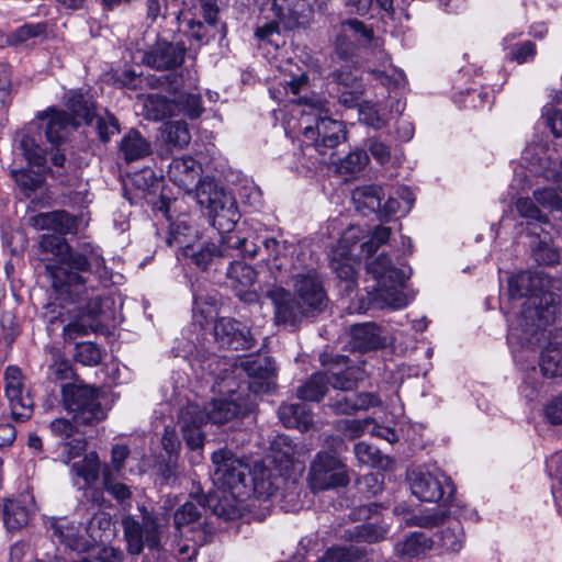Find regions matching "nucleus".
Instances as JSON below:
<instances>
[{
    "label": "nucleus",
    "instance_id": "1",
    "mask_svg": "<svg viewBox=\"0 0 562 562\" xmlns=\"http://www.w3.org/2000/svg\"><path fill=\"white\" fill-rule=\"evenodd\" d=\"M40 245L47 259L50 256L57 261L46 267L55 295L45 313L48 330L60 324L66 340L87 335L101 313L102 302L94 290L111 279L103 257L95 250L89 257L72 252L59 234L43 235Z\"/></svg>",
    "mask_w": 562,
    "mask_h": 562
},
{
    "label": "nucleus",
    "instance_id": "2",
    "mask_svg": "<svg viewBox=\"0 0 562 562\" xmlns=\"http://www.w3.org/2000/svg\"><path fill=\"white\" fill-rule=\"evenodd\" d=\"M552 280L539 271H521L508 278L509 305L502 304L507 313L508 335L516 364L525 370L533 366L537 348L547 339L546 327L553 323L558 296L552 292Z\"/></svg>",
    "mask_w": 562,
    "mask_h": 562
},
{
    "label": "nucleus",
    "instance_id": "3",
    "mask_svg": "<svg viewBox=\"0 0 562 562\" xmlns=\"http://www.w3.org/2000/svg\"><path fill=\"white\" fill-rule=\"evenodd\" d=\"M271 97L279 103L291 105L290 117L284 120L288 135L302 134V143L319 154L323 162L333 158L334 148L346 140L342 122L330 119L327 102L318 95L307 97L308 80L302 69L288 60L279 67L277 82L270 88Z\"/></svg>",
    "mask_w": 562,
    "mask_h": 562
},
{
    "label": "nucleus",
    "instance_id": "4",
    "mask_svg": "<svg viewBox=\"0 0 562 562\" xmlns=\"http://www.w3.org/2000/svg\"><path fill=\"white\" fill-rule=\"evenodd\" d=\"M214 490L204 499V506L225 520L243 516L250 488L246 483L248 467L245 460L226 448L212 454Z\"/></svg>",
    "mask_w": 562,
    "mask_h": 562
},
{
    "label": "nucleus",
    "instance_id": "5",
    "mask_svg": "<svg viewBox=\"0 0 562 562\" xmlns=\"http://www.w3.org/2000/svg\"><path fill=\"white\" fill-rule=\"evenodd\" d=\"M290 284L294 296L283 288L271 290L268 296L274 306L276 323L294 326L310 312L322 311L326 295L313 269L292 272Z\"/></svg>",
    "mask_w": 562,
    "mask_h": 562
},
{
    "label": "nucleus",
    "instance_id": "6",
    "mask_svg": "<svg viewBox=\"0 0 562 562\" xmlns=\"http://www.w3.org/2000/svg\"><path fill=\"white\" fill-rule=\"evenodd\" d=\"M366 290L370 303L378 308L401 310L413 300L406 286V274L392 265L384 252L367 262Z\"/></svg>",
    "mask_w": 562,
    "mask_h": 562
},
{
    "label": "nucleus",
    "instance_id": "7",
    "mask_svg": "<svg viewBox=\"0 0 562 562\" xmlns=\"http://www.w3.org/2000/svg\"><path fill=\"white\" fill-rule=\"evenodd\" d=\"M239 413V407L234 401L214 400L205 412L201 409L199 404L188 403L181 408L178 424L182 434V438L187 447L192 451L202 450L204 447L205 435L202 431V425L210 420L215 425H222Z\"/></svg>",
    "mask_w": 562,
    "mask_h": 562
},
{
    "label": "nucleus",
    "instance_id": "8",
    "mask_svg": "<svg viewBox=\"0 0 562 562\" xmlns=\"http://www.w3.org/2000/svg\"><path fill=\"white\" fill-rule=\"evenodd\" d=\"M530 175L541 176L557 184L562 193V158L555 144L531 143L525 147L521 154V167L515 169L512 188L517 191L525 190L529 183Z\"/></svg>",
    "mask_w": 562,
    "mask_h": 562
},
{
    "label": "nucleus",
    "instance_id": "9",
    "mask_svg": "<svg viewBox=\"0 0 562 562\" xmlns=\"http://www.w3.org/2000/svg\"><path fill=\"white\" fill-rule=\"evenodd\" d=\"M67 108L71 112L69 116L66 112L48 109L38 114L41 126L45 128L47 140L56 146L64 142L70 131L81 124H90L93 121V103L79 91H70L67 94Z\"/></svg>",
    "mask_w": 562,
    "mask_h": 562
},
{
    "label": "nucleus",
    "instance_id": "10",
    "mask_svg": "<svg viewBox=\"0 0 562 562\" xmlns=\"http://www.w3.org/2000/svg\"><path fill=\"white\" fill-rule=\"evenodd\" d=\"M321 361L324 367L328 368V372L312 375L297 390V396L303 401H319L327 391L328 383L336 390L346 391L353 389L362 379L361 370L349 366V360L345 356H337L329 360L327 355H322Z\"/></svg>",
    "mask_w": 562,
    "mask_h": 562
},
{
    "label": "nucleus",
    "instance_id": "11",
    "mask_svg": "<svg viewBox=\"0 0 562 562\" xmlns=\"http://www.w3.org/2000/svg\"><path fill=\"white\" fill-rule=\"evenodd\" d=\"M334 79L339 88V102L347 108L358 106V115L361 123L374 130L385 126L389 119L380 105L370 101L359 102L364 88L357 68L345 65L334 72Z\"/></svg>",
    "mask_w": 562,
    "mask_h": 562
},
{
    "label": "nucleus",
    "instance_id": "12",
    "mask_svg": "<svg viewBox=\"0 0 562 562\" xmlns=\"http://www.w3.org/2000/svg\"><path fill=\"white\" fill-rule=\"evenodd\" d=\"M198 203L206 207L212 216V224L218 232H229L239 220L235 199L220 187L214 179L203 178L195 191Z\"/></svg>",
    "mask_w": 562,
    "mask_h": 562
},
{
    "label": "nucleus",
    "instance_id": "13",
    "mask_svg": "<svg viewBox=\"0 0 562 562\" xmlns=\"http://www.w3.org/2000/svg\"><path fill=\"white\" fill-rule=\"evenodd\" d=\"M412 494L422 502L450 506L454 485L449 476L437 468H417L407 474Z\"/></svg>",
    "mask_w": 562,
    "mask_h": 562
},
{
    "label": "nucleus",
    "instance_id": "14",
    "mask_svg": "<svg viewBox=\"0 0 562 562\" xmlns=\"http://www.w3.org/2000/svg\"><path fill=\"white\" fill-rule=\"evenodd\" d=\"M21 149L29 165L37 167V171L30 169L12 170V177L26 198L35 200L37 193L43 194L46 191L44 186V165L46 155L30 135H24L21 140Z\"/></svg>",
    "mask_w": 562,
    "mask_h": 562
},
{
    "label": "nucleus",
    "instance_id": "15",
    "mask_svg": "<svg viewBox=\"0 0 562 562\" xmlns=\"http://www.w3.org/2000/svg\"><path fill=\"white\" fill-rule=\"evenodd\" d=\"M95 522L100 526H110V519L105 515H100L91 520L89 528L68 518H53L49 528L54 540L74 551H87L93 542L102 541V536L93 530Z\"/></svg>",
    "mask_w": 562,
    "mask_h": 562
},
{
    "label": "nucleus",
    "instance_id": "16",
    "mask_svg": "<svg viewBox=\"0 0 562 562\" xmlns=\"http://www.w3.org/2000/svg\"><path fill=\"white\" fill-rule=\"evenodd\" d=\"M349 481L347 465L333 452L319 451L310 465L308 484L314 492L346 486Z\"/></svg>",
    "mask_w": 562,
    "mask_h": 562
},
{
    "label": "nucleus",
    "instance_id": "17",
    "mask_svg": "<svg viewBox=\"0 0 562 562\" xmlns=\"http://www.w3.org/2000/svg\"><path fill=\"white\" fill-rule=\"evenodd\" d=\"M65 408L74 414L78 424L91 425L101 422L105 414L98 401L97 392L87 385L67 384L63 386Z\"/></svg>",
    "mask_w": 562,
    "mask_h": 562
},
{
    "label": "nucleus",
    "instance_id": "18",
    "mask_svg": "<svg viewBox=\"0 0 562 562\" xmlns=\"http://www.w3.org/2000/svg\"><path fill=\"white\" fill-rule=\"evenodd\" d=\"M364 232L359 226L348 227L338 244L331 248L329 260L331 269L340 280L353 281L357 274L355 248L357 244L364 238Z\"/></svg>",
    "mask_w": 562,
    "mask_h": 562
},
{
    "label": "nucleus",
    "instance_id": "19",
    "mask_svg": "<svg viewBox=\"0 0 562 562\" xmlns=\"http://www.w3.org/2000/svg\"><path fill=\"white\" fill-rule=\"evenodd\" d=\"M4 393L13 420L22 423L33 415L34 401L18 367L11 366L5 369Z\"/></svg>",
    "mask_w": 562,
    "mask_h": 562
},
{
    "label": "nucleus",
    "instance_id": "20",
    "mask_svg": "<svg viewBox=\"0 0 562 562\" xmlns=\"http://www.w3.org/2000/svg\"><path fill=\"white\" fill-rule=\"evenodd\" d=\"M4 393L13 420L22 423L33 415L34 401L18 367L11 366L5 369Z\"/></svg>",
    "mask_w": 562,
    "mask_h": 562
},
{
    "label": "nucleus",
    "instance_id": "21",
    "mask_svg": "<svg viewBox=\"0 0 562 562\" xmlns=\"http://www.w3.org/2000/svg\"><path fill=\"white\" fill-rule=\"evenodd\" d=\"M127 550L131 554H139L144 546L157 548L159 546V526L150 514H144L142 521L127 516L122 521Z\"/></svg>",
    "mask_w": 562,
    "mask_h": 562
},
{
    "label": "nucleus",
    "instance_id": "22",
    "mask_svg": "<svg viewBox=\"0 0 562 562\" xmlns=\"http://www.w3.org/2000/svg\"><path fill=\"white\" fill-rule=\"evenodd\" d=\"M245 463L248 467L246 483L250 488V495L268 499L274 496L282 485L296 488L295 480H289L283 473L273 474L272 470L266 468L261 462H255L252 468L246 461Z\"/></svg>",
    "mask_w": 562,
    "mask_h": 562
},
{
    "label": "nucleus",
    "instance_id": "23",
    "mask_svg": "<svg viewBox=\"0 0 562 562\" xmlns=\"http://www.w3.org/2000/svg\"><path fill=\"white\" fill-rule=\"evenodd\" d=\"M228 285L238 299L247 304L257 303L259 294L255 289L257 273L255 269L241 261H234L227 269Z\"/></svg>",
    "mask_w": 562,
    "mask_h": 562
},
{
    "label": "nucleus",
    "instance_id": "24",
    "mask_svg": "<svg viewBox=\"0 0 562 562\" xmlns=\"http://www.w3.org/2000/svg\"><path fill=\"white\" fill-rule=\"evenodd\" d=\"M249 378V390L256 394L269 392L276 381V368L268 357H251L240 362L239 368Z\"/></svg>",
    "mask_w": 562,
    "mask_h": 562
},
{
    "label": "nucleus",
    "instance_id": "25",
    "mask_svg": "<svg viewBox=\"0 0 562 562\" xmlns=\"http://www.w3.org/2000/svg\"><path fill=\"white\" fill-rule=\"evenodd\" d=\"M301 453L297 446L285 435H278L271 442V458L279 473H283L289 480L292 472H300L303 469L300 460Z\"/></svg>",
    "mask_w": 562,
    "mask_h": 562
},
{
    "label": "nucleus",
    "instance_id": "26",
    "mask_svg": "<svg viewBox=\"0 0 562 562\" xmlns=\"http://www.w3.org/2000/svg\"><path fill=\"white\" fill-rule=\"evenodd\" d=\"M373 41L372 30L356 19H349L339 26L335 47L341 58L351 55L356 45H367Z\"/></svg>",
    "mask_w": 562,
    "mask_h": 562
},
{
    "label": "nucleus",
    "instance_id": "27",
    "mask_svg": "<svg viewBox=\"0 0 562 562\" xmlns=\"http://www.w3.org/2000/svg\"><path fill=\"white\" fill-rule=\"evenodd\" d=\"M214 336L222 348L243 350L252 346L248 327L233 318H220L214 325Z\"/></svg>",
    "mask_w": 562,
    "mask_h": 562
},
{
    "label": "nucleus",
    "instance_id": "28",
    "mask_svg": "<svg viewBox=\"0 0 562 562\" xmlns=\"http://www.w3.org/2000/svg\"><path fill=\"white\" fill-rule=\"evenodd\" d=\"M52 434L61 440V458L65 463L77 458L86 448V439L65 418H56L49 424Z\"/></svg>",
    "mask_w": 562,
    "mask_h": 562
},
{
    "label": "nucleus",
    "instance_id": "29",
    "mask_svg": "<svg viewBox=\"0 0 562 562\" xmlns=\"http://www.w3.org/2000/svg\"><path fill=\"white\" fill-rule=\"evenodd\" d=\"M350 335L353 348L363 351L384 348L392 342L391 335L374 323L356 324Z\"/></svg>",
    "mask_w": 562,
    "mask_h": 562
},
{
    "label": "nucleus",
    "instance_id": "30",
    "mask_svg": "<svg viewBox=\"0 0 562 562\" xmlns=\"http://www.w3.org/2000/svg\"><path fill=\"white\" fill-rule=\"evenodd\" d=\"M184 47L168 42H157L143 56V61L157 70L169 69L180 65Z\"/></svg>",
    "mask_w": 562,
    "mask_h": 562
},
{
    "label": "nucleus",
    "instance_id": "31",
    "mask_svg": "<svg viewBox=\"0 0 562 562\" xmlns=\"http://www.w3.org/2000/svg\"><path fill=\"white\" fill-rule=\"evenodd\" d=\"M378 66L369 69L375 80H379L387 91L396 92L405 89L407 80L402 69L395 67L384 50L376 52Z\"/></svg>",
    "mask_w": 562,
    "mask_h": 562
},
{
    "label": "nucleus",
    "instance_id": "32",
    "mask_svg": "<svg viewBox=\"0 0 562 562\" xmlns=\"http://www.w3.org/2000/svg\"><path fill=\"white\" fill-rule=\"evenodd\" d=\"M35 512L36 505L31 495L8 499L3 505V520L7 529L14 531L24 528Z\"/></svg>",
    "mask_w": 562,
    "mask_h": 562
},
{
    "label": "nucleus",
    "instance_id": "33",
    "mask_svg": "<svg viewBox=\"0 0 562 562\" xmlns=\"http://www.w3.org/2000/svg\"><path fill=\"white\" fill-rule=\"evenodd\" d=\"M201 165L192 157L176 158L169 166L170 180L186 192L191 193L201 175Z\"/></svg>",
    "mask_w": 562,
    "mask_h": 562
},
{
    "label": "nucleus",
    "instance_id": "34",
    "mask_svg": "<svg viewBox=\"0 0 562 562\" xmlns=\"http://www.w3.org/2000/svg\"><path fill=\"white\" fill-rule=\"evenodd\" d=\"M273 8L278 19L290 29L306 25L312 15L306 0H274Z\"/></svg>",
    "mask_w": 562,
    "mask_h": 562
},
{
    "label": "nucleus",
    "instance_id": "35",
    "mask_svg": "<svg viewBox=\"0 0 562 562\" xmlns=\"http://www.w3.org/2000/svg\"><path fill=\"white\" fill-rule=\"evenodd\" d=\"M222 234V243L228 247V257L243 256L254 258L259 249V236L252 229L245 232H218Z\"/></svg>",
    "mask_w": 562,
    "mask_h": 562
},
{
    "label": "nucleus",
    "instance_id": "36",
    "mask_svg": "<svg viewBox=\"0 0 562 562\" xmlns=\"http://www.w3.org/2000/svg\"><path fill=\"white\" fill-rule=\"evenodd\" d=\"M32 225L40 231H53L59 235L74 233L77 224L75 217L65 211L40 213L31 218Z\"/></svg>",
    "mask_w": 562,
    "mask_h": 562
},
{
    "label": "nucleus",
    "instance_id": "37",
    "mask_svg": "<svg viewBox=\"0 0 562 562\" xmlns=\"http://www.w3.org/2000/svg\"><path fill=\"white\" fill-rule=\"evenodd\" d=\"M218 243V246L214 243L186 245L183 255L190 258L196 267L205 270L214 261L223 257H228V247L223 245L222 237Z\"/></svg>",
    "mask_w": 562,
    "mask_h": 562
},
{
    "label": "nucleus",
    "instance_id": "38",
    "mask_svg": "<svg viewBox=\"0 0 562 562\" xmlns=\"http://www.w3.org/2000/svg\"><path fill=\"white\" fill-rule=\"evenodd\" d=\"M383 189L375 184L358 187L352 191L351 200L355 209L362 215L378 213L380 215Z\"/></svg>",
    "mask_w": 562,
    "mask_h": 562
},
{
    "label": "nucleus",
    "instance_id": "39",
    "mask_svg": "<svg viewBox=\"0 0 562 562\" xmlns=\"http://www.w3.org/2000/svg\"><path fill=\"white\" fill-rule=\"evenodd\" d=\"M381 405V400L373 393L338 394L331 407L337 414L350 415L358 411H366L370 407Z\"/></svg>",
    "mask_w": 562,
    "mask_h": 562
},
{
    "label": "nucleus",
    "instance_id": "40",
    "mask_svg": "<svg viewBox=\"0 0 562 562\" xmlns=\"http://www.w3.org/2000/svg\"><path fill=\"white\" fill-rule=\"evenodd\" d=\"M415 198L407 187H400L389 194L384 203L381 202L380 217L405 215L414 204Z\"/></svg>",
    "mask_w": 562,
    "mask_h": 562
},
{
    "label": "nucleus",
    "instance_id": "41",
    "mask_svg": "<svg viewBox=\"0 0 562 562\" xmlns=\"http://www.w3.org/2000/svg\"><path fill=\"white\" fill-rule=\"evenodd\" d=\"M278 415L282 424L288 428H297L305 431L313 424L312 414L304 403L284 404L279 407Z\"/></svg>",
    "mask_w": 562,
    "mask_h": 562
},
{
    "label": "nucleus",
    "instance_id": "42",
    "mask_svg": "<svg viewBox=\"0 0 562 562\" xmlns=\"http://www.w3.org/2000/svg\"><path fill=\"white\" fill-rule=\"evenodd\" d=\"M434 546L432 540L424 532H412L395 544L396 555L403 559H414L426 554Z\"/></svg>",
    "mask_w": 562,
    "mask_h": 562
},
{
    "label": "nucleus",
    "instance_id": "43",
    "mask_svg": "<svg viewBox=\"0 0 562 562\" xmlns=\"http://www.w3.org/2000/svg\"><path fill=\"white\" fill-rule=\"evenodd\" d=\"M539 367L547 378L562 376V340L549 342L541 351Z\"/></svg>",
    "mask_w": 562,
    "mask_h": 562
},
{
    "label": "nucleus",
    "instance_id": "44",
    "mask_svg": "<svg viewBox=\"0 0 562 562\" xmlns=\"http://www.w3.org/2000/svg\"><path fill=\"white\" fill-rule=\"evenodd\" d=\"M143 115L153 121L162 120L166 116H177L173 101L170 102L158 93H150L142 99Z\"/></svg>",
    "mask_w": 562,
    "mask_h": 562
},
{
    "label": "nucleus",
    "instance_id": "45",
    "mask_svg": "<svg viewBox=\"0 0 562 562\" xmlns=\"http://www.w3.org/2000/svg\"><path fill=\"white\" fill-rule=\"evenodd\" d=\"M465 543V535L459 521H452L440 530L438 546L447 554L459 553Z\"/></svg>",
    "mask_w": 562,
    "mask_h": 562
},
{
    "label": "nucleus",
    "instance_id": "46",
    "mask_svg": "<svg viewBox=\"0 0 562 562\" xmlns=\"http://www.w3.org/2000/svg\"><path fill=\"white\" fill-rule=\"evenodd\" d=\"M369 162V156L364 150L356 149L338 161L327 157V162L335 166V170L342 176L357 175L364 169Z\"/></svg>",
    "mask_w": 562,
    "mask_h": 562
},
{
    "label": "nucleus",
    "instance_id": "47",
    "mask_svg": "<svg viewBox=\"0 0 562 562\" xmlns=\"http://www.w3.org/2000/svg\"><path fill=\"white\" fill-rule=\"evenodd\" d=\"M536 235L535 239L531 241V250L532 256L537 262L540 265L551 266L558 263L560 261L561 255L560 251L552 246L551 237L548 234H544L543 237Z\"/></svg>",
    "mask_w": 562,
    "mask_h": 562
},
{
    "label": "nucleus",
    "instance_id": "48",
    "mask_svg": "<svg viewBox=\"0 0 562 562\" xmlns=\"http://www.w3.org/2000/svg\"><path fill=\"white\" fill-rule=\"evenodd\" d=\"M120 150L127 161H133L148 155L150 145L138 132L130 131L122 139Z\"/></svg>",
    "mask_w": 562,
    "mask_h": 562
},
{
    "label": "nucleus",
    "instance_id": "49",
    "mask_svg": "<svg viewBox=\"0 0 562 562\" xmlns=\"http://www.w3.org/2000/svg\"><path fill=\"white\" fill-rule=\"evenodd\" d=\"M533 200L553 221H562V199L551 187L539 188L533 191Z\"/></svg>",
    "mask_w": 562,
    "mask_h": 562
},
{
    "label": "nucleus",
    "instance_id": "50",
    "mask_svg": "<svg viewBox=\"0 0 562 562\" xmlns=\"http://www.w3.org/2000/svg\"><path fill=\"white\" fill-rule=\"evenodd\" d=\"M71 471L76 477L83 481V484L79 485L80 488L94 483L99 477L100 471L98 454L95 452L86 454L81 461L72 464Z\"/></svg>",
    "mask_w": 562,
    "mask_h": 562
},
{
    "label": "nucleus",
    "instance_id": "51",
    "mask_svg": "<svg viewBox=\"0 0 562 562\" xmlns=\"http://www.w3.org/2000/svg\"><path fill=\"white\" fill-rule=\"evenodd\" d=\"M349 13L366 15L370 12L384 11L392 13L393 0H344ZM373 15V13H371Z\"/></svg>",
    "mask_w": 562,
    "mask_h": 562
},
{
    "label": "nucleus",
    "instance_id": "52",
    "mask_svg": "<svg viewBox=\"0 0 562 562\" xmlns=\"http://www.w3.org/2000/svg\"><path fill=\"white\" fill-rule=\"evenodd\" d=\"M387 528L384 526H376L373 524H366L355 526L348 530L349 539L357 542H378L385 538L387 535Z\"/></svg>",
    "mask_w": 562,
    "mask_h": 562
},
{
    "label": "nucleus",
    "instance_id": "53",
    "mask_svg": "<svg viewBox=\"0 0 562 562\" xmlns=\"http://www.w3.org/2000/svg\"><path fill=\"white\" fill-rule=\"evenodd\" d=\"M162 135L166 142L177 147H184L191 140L188 124L183 121L166 123L162 128Z\"/></svg>",
    "mask_w": 562,
    "mask_h": 562
},
{
    "label": "nucleus",
    "instance_id": "54",
    "mask_svg": "<svg viewBox=\"0 0 562 562\" xmlns=\"http://www.w3.org/2000/svg\"><path fill=\"white\" fill-rule=\"evenodd\" d=\"M195 231L188 224L187 221H178L170 224L168 244L177 246L186 251V245H192L191 240L194 238Z\"/></svg>",
    "mask_w": 562,
    "mask_h": 562
},
{
    "label": "nucleus",
    "instance_id": "55",
    "mask_svg": "<svg viewBox=\"0 0 562 562\" xmlns=\"http://www.w3.org/2000/svg\"><path fill=\"white\" fill-rule=\"evenodd\" d=\"M261 243L263 244L265 251L267 252L266 261L269 269L272 272H281L285 261V246L279 243L276 238H265Z\"/></svg>",
    "mask_w": 562,
    "mask_h": 562
},
{
    "label": "nucleus",
    "instance_id": "56",
    "mask_svg": "<svg viewBox=\"0 0 562 562\" xmlns=\"http://www.w3.org/2000/svg\"><path fill=\"white\" fill-rule=\"evenodd\" d=\"M200 517L199 505L193 501H188L176 510L173 520L177 529L192 525L191 529L194 530L195 525L201 526V522H199Z\"/></svg>",
    "mask_w": 562,
    "mask_h": 562
},
{
    "label": "nucleus",
    "instance_id": "57",
    "mask_svg": "<svg viewBox=\"0 0 562 562\" xmlns=\"http://www.w3.org/2000/svg\"><path fill=\"white\" fill-rule=\"evenodd\" d=\"M353 453L359 465L363 467H378L382 463L383 454L381 451L364 441L355 445Z\"/></svg>",
    "mask_w": 562,
    "mask_h": 562
},
{
    "label": "nucleus",
    "instance_id": "58",
    "mask_svg": "<svg viewBox=\"0 0 562 562\" xmlns=\"http://www.w3.org/2000/svg\"><path fill=\"white\" fill-rule=\"evenodd\" d=\"M173 106L177 115L182 113L189 119H196L203 112L200 97L196 94H180L178 99L173 101Z\"/></svg>",
    "mask_w": 562,
    "mask_h": 562
},
{
    "label": "nucleus",
    "instance_id": "59",
    "mask_svg": "<svg viewBox=\"0 0 562 562\" xmlns=\"http://www.w3.org/2000/svg\"><path fill=\"white\" fill-rule=\"evenodd\" d=\"M390 228L384 226H376L367 235L368 239L360 243V251L366 254L367 257L371 256L378 250L379 247L384 245L390 239Z\"/></svg>",
    "mask_w": 562,
    "mask_h": 562
},
{
    "label": "nucleus",
    "instance_id": "60",
    "mask_svg": "<svg viewBox=\"0 0 562 562\" xmlns=\"http://www.w3.org/2000/svg\"><path fill=\"white\" fill-rule=\"evenodd\" d=\"M518 213L526 218L537 221L539 223H548L549 218L544 210L530 198H521L516 202Z\"/></svg>",
    "mask_w": 562,
    "mask_h": 562
},
{
    "label": "nucleus",
    "instance_id": "61",
    "mask_svg": "<svg viewBox=\"0 0 562 562\" xmlns=\"http://www.w3.org/2000/svg\"><path fill=\"white\" fill-rule=\"evenodd\" d=\"M75 358L83 366H97L101 360L100 348L91 341L77 344Z\"/></svg>",
    "mask_w": 562,
    "mask_h": 562
},
{
    "label": "nucleus",
    "instance_id": "62",
    "mask_svg": "<svg viewBox=\"0 0 562 562\" xmlns=\"http://www.w3.org/2000/svg\"><path fill=\"white\" fill-rule=\"evenodd\" d=\"M179 19V23L181 27L187 29L188 34L194 38L198 43H202L207 41L209 31L207 27L204 26L200 21H195L188 16L187 13L181 12Z\"/></svg>",
    "mask_w": 562,
    "mask_h": 562
},
{
    "label": "nucleus",
    "instance_id": "63",
    "mask_svg": "<svg viewBox=\"0 0 562 562\" xmlns=\"http://www.w3.org/2000/svg\"><path fill=\"white\" fill-rule=\"evenodd\" d=\"M97 119V130L99 132V136L103 142L109 140V138L119 132V124L113 115L108 112H104L103 115H95Z\"/></svg>",
    "mask_w": 562,
    "mask_h": 562
},
{
    "label": "nucleus",
    "instance_id": "64",
    "mask_svg": "<svg viewBox=\"0 0 562 562\" xmlns=\"http://www.w3.org/2000/svg\"><path fill=\"white\" fill-rule=\"evenodd\" d=\"M542 116L546 119L548 127L557 136H562V110L552 104L543 106Z\"/></svg>",
    "mask_w": 562,
    "mask_h": 562
}]
</instances>
